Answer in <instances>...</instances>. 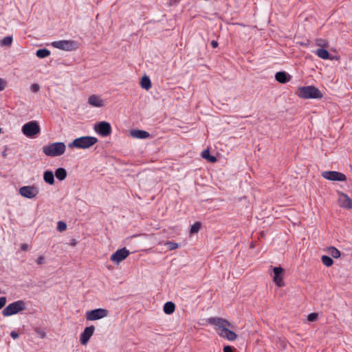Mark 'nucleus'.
<instances>
[{"instance_id": "9b49d317", "label": "nucleus", "mask_w": 352, "mask_h": 352, "mask_svg": "<svg viewBox=\"0 0 352 352\" xmlns=\"http://www.w3.org/2000/svg\"><path fill=\"white\" fill-rule=\"evenodd\" d=\"M322 176L331 181H346V177L345 175L337 171H324L322 173Z\"/></svg>"}, {"instance_id": "2eb2a0df", "label": "nucleus", "mask_w": 352, "mask_h": 352, "mask_svg": "<svg viewBox=\"0 0 352 352\" xmlns=\"http://www.w3.org/2000/svg\"><path fill=\"white\" fill-rule=\"evenodd\" d=\"M273 272L274 274V281L276 283V285L278 287H282L283 285V277L282 274L283 272V270L281 267H275L273 269Z\"/></svg>"}, {"instance_id": "c03bdc74", "label": "nucleus", "mask_w": 352, "mask_h": 352, "mask_svg": "<svg viewBox=\"0 0 352 352\" xmlns=\"http://www.w3.org/2000/svg\"><path fill=\"white\" fill-rule=\"evenodd\" d=\"M302 45H305V46H307V45L306 43H302Z\"/></svg>"}, {"instance_id": "20e7f679", "label": "nucleus", "mask_w": 352, "mask_h": 352, "mask_svg": "<svg viewBox=\"0 0 352 352\" xmlns=\"http://www.w3.org/2000/svg\"><path fill=\"white\" fill-rule=\"evenodd\" d=\"M98 142V139L92 136H82L76 138L72 142L68 144L69 148H89Z\"/></svg>"}, {"instance_id": "9d476101", "label": "nucleus", "mask_w": 352, "mask_h": 352, "mask_svg": "<svg viewBox=\"0 0 352 352\" xmlns=\"http://www.w3.org/2000/svg\"><path fill=\"white\" fill-rule=\"evenodd\" d=\"M95 131L102 137L108 136L111 132V126L107 122L102 121L96 124L94 126Z\"/></svg>"}, {"instance_id": "4be33fe9", "label": "nucleus", "mask_w": 352, "mask_h": 352, "mask_svg": "<svg viewBox=\"0 0 352 352\" xmlns=\"http://www.w3.org/2000/svg\"><path fill=\"white\" fill-rule=\"evenodd\" d=\"M175 309V305L173 302H167L164 305V311L166 314H171Z\"/></svg>"}, {"instance_id": "a211bd4d", "label": "nucleus", "mask_w": 352, "mask_h": 352, "mask_svg": "<svg viewBox=\"0 0 352 352\" xmlns=\"http://www.w3.org/2000/svg\"><path fill=\"white\" fill-rule=\"evenodd\" d=\"M314 54L319 58L323 60H332L333 58L330 56L329 52L326 48H319L314 52Z\"/></svg>"}, {"instance_id": "7c9ffc66", "label": "nucleus", "mask_w": 352, "mask_h": 352, "mask_svg": "<svg viewBox=\"0 0 352 352\" xmlns=\"http://www.w3.org/2000/svg\"><path fill=\"white\" fill-rule=\"evenodd\" d=\"M164 244L170 250H175L179 246L178 243L172 241H166Z\"/></svg>"}, {"instance_id": "412c9836", "label": "nucleus", "mask_w": 352, "mask_h": 352, "mask_svg": "<svg viewBox=\"0 0 352 352\" xmlns=\"http://www.w3.org/2000/svg\"><path fill=\"white\" fill-rule=\"evenodd\" d=\"M55 176L60 180H64L67 177V171L64 168H58L55 171Z\"/></svg>"}, {"instance_id": "f257e3e1", "label": "nucleus", "mask_w": 352, "mask_h": 352, "mask_svg": "<svg viewBox=\"0 0 352 352\" xmlns=\"http://www.w3.org/2000/svg\"><path fill=\"white\" fill-rule=\"evenodd\" d=\"M208 323L214 326L218 334L228 340L233 341L236 339V334L229 329L234 328V326L228 320L221 318H210Z\"/></svg>"}, {"instance_id": "1a4fd4ad", "label": "nucleus", "mask_w": 352, "mask_h": 352, "mask_svg": "<svg viewBox=\"0 0 352 352\" xmlns=\"http://www.w3.org/2000/svg\"><path fill=\"white\" fill-rule=\"evenodd\" d=\"M19 194L25 198L28 199H34L38 194V189L34 185L32 186H22L19 188Z\"/></svg>"}, {"instance_id": "a19ab883", "label": "nucleus", "mask_w": 352, "mask_h": 352, "mask_svg": "<svg viewBox=\"0 0 352 352\" xmlns=\"http://www.w3.org/2000/svg\"><path fill=\"white\" fill-rule=\"evenodd\" d=\"M21 248L23 251H26L28 248V245L26 243H23L21 245Z\"/></svg>"}, {"instance_id": "c9c22d12", "label": "nucleus", "mask_w": 352, "mask_h": 352, "mask_svg": "<svg viewBox=\"0 0 352 352\" xmlns=\"http://www.w3.org/2000/svg\"><path fill=\"white\" fill-rule=\"evenodd\" d=\"M7 302V299L5 296L0 297V309L3 308Z\"/></svg>"}, {"instance_id": "37998d69", "label": "nucleus", "mask_w": 352, "mask_h": 352, "mask_svg": "<svg viewBox=\"0 0 352 352\" xmlns=\"http://www.w3.org/2000/svg\"><path fill=\"white\" fill-rule=\"evenodd\" d=\"M77 243V241L76 239H73L71 240V242H70V245H72V246H75Z\"/></svg>"}, {"instance_id": "423d86ee", "label": "nucleus", "mask_w": 352, "mask_h": 352, "mask_svg": "<svg viewBox=\"0 0 352 352\" xmlns=\"http://www.w3.org/2000/svg\"><path fill=\"white\" fill-rule=\"evenodd\" d=\"M52 46L65 51H72L78 49V42L73 40H60L52 43Z\"/></svg>"}, {"instance_id": "c756f323", "label": "nucleus", "mask_w": 352, "mask_h": 352, "mask_svg": "<svg viewBox=\"0 0 352 352\" xmlns=\"http://www.w3.org/2000/svg\"><path fill=\"white\" fill-rule=\"evenodd\" d=\"M12 43V36H6L3 38L1 43L2 45L10 46Z\"/></svg>"}, {"instance_id": "bb28decb", "label": "nucleus", "mask_w": 352, "mask_h": 352, "mask_svg": "<svg viewBox=\"0 0 352 352\" xmlns=\"http://www.w3.org/2000/svg\"><path fill=\"white\" fill-rule=\"evenodd\" d=\"M321 260L322 263L327 267H330L333 263V259L329 256L323 255Z\"/></svg>"}, {"instance_id": "cd10ccee", "label": "nucleus", "mask_w": 352, "mask_h": 352, "mask_svg": "<svg viewBox=\"0 0 352 352\" xmlns=\"http://www.w3.org/2000/svg\"><path fill=\"white\" fill-rule=\"evenodd\" d=\"M329 253L333 258H338L340 256V252L334 247H330L329 248Z\"/></svg>"}, {"instance_id": "4c0bfd02", "label": "nucleus", "mask_w": 352, "mask_h": 352, "mask_svg": "<svg viewBox=\"0 0 352 352\" xmlns=\"http://www.w3.org/2000/svg\"><path fill=\"white\" fill-rule=\"evenodd\" d=\"M44 261H45V257L43 256H40L36 259V263L37 265H41L44 263Z\"/></svg>"}, {"instance_id": "39448f33", "label": "nucleus", "mask_w": 352, "mask_h": 352, "mask_svg": "<svg viewBox=\"0 0 352 352\" xmlns=\"http://www.w3.org/2000/svg\"><path fill=\"white\" fill-rule=\"evenodd\" d=\"M25 309L26 303L23 300H19L9 304L5 307L2 311V314L3 316H10Z\"/></svg>"}, {"instance_id": "473e14b6", "label": "nucleus", "mask_w": 352, "mask_h": 352, "mask_svg": "<svg viewBox=\"0 0 352 352\" xmlns=\"http://www.w3.org/2000/svg\"><path fill=\"white\" fill-rule=\"evenodd\" d=\"M318 314L316 313H311V314H309L308 316H307V320L309 321V322H314L315 320H316V319L318 318Z\"/></svg>"}, {"instance_id": "f03ea898", "label": "nucleus", "mask_w": 352, "mask_h": 352, "mask_svg": "<svg viewBox=\"0 0 352 352\" xmlns=\"http://www.w3.org/2000/svg\"><path fill=\"white\" fill-rule=\"evenodd\" d=\"M42 151L46 156L58 157L65 153L66 145L62 142H53L43 146Z\"/></svg>"}, {"instance_id": "ddd939ff", "label": "nucleus", "mask_w": 352, "mask_h": 352, "mask_svg": "<svg viewBox=\"0 0 352 352\" xmlns=\"http://www.w3.org/2000/svg\"><path fill=\"white\" fill-rule=\"evenodd\" d=\"M94 331L95 327L94 325L87 327L84 329L80 336V341L82 345L87 344L90 338L93 336Z\"/></svg>"}, {"instance_id": "7ed1b4c3", "label": "nucleus", "mask_w": 352, "mask_h": 352, "mask_svg": "<svg viewBox=\"0 0 352 352\" xmlns=\"http://www.w3.org/2000/svg\"><path fill=\"white\" fill-rule=\"evenodd\" d=\"M296 94L302 98H320L322 97L320 91L314 86L300 87L297 89Z\"/></svg>"}, {"instance_id": "e433bc0d", "label": "nucleus", "mask_w": 352, "mask_h": 352, "mask_svg": "<svg viewBox=\"0 0 352 352\" xmlns=\"http://www.w3.org/2000/svg\"><path fill=\"white\" fill-rule=\"evenodd\" d=\"M30 89L32 92H37L39 90V85L37 84H32L30 86Z\"/></svg>"}, {"instance_id": "0eeeda50", "label": "nucleus", "mask_w": 352, "mask_h": 352, "mask_svg": "<svg viewBox=\"0 0 352 352\" xmlns=\"http://www.w3.org/2000/svg\"><path fill=\"white\" fill-rule=\"evenodd\" d=\"M22 131L27 137H33L40 133V127L36 121H31L23 126Z\"/></svg>"}, {"instance_id": "f8f14e48", "label": "nucleus", "mask_w": 352, "mask_h": 352, "mask_svg": "<svg viewBox=\"0 0 352 352\" xmlns=\"http://www.w3.org/2000/svg\"><path fill=\"white\" fill-rule=\"evenodd\" d=\"M129 254V251L126 248L119 249L111 256V261L118 264L124 260Z\"/></svg>"}, {"instance_id": "b1692460", "label": "nucleus", "mask_w": 352, "mask_h": 352, "mask_svg": "<svg viewBox=\"0 0 352 352\" xmlns=\"http://www.w3.org/2000/svg\"><path fill=\"white\" fill-rule=\"evenodd\" d=\"M201 157L206 160H207L210 162H217V157L213 155H210V152L208 149L204 150L201 153Z\"/></svg>"}, {"instance_id": "4468645a", "label": "nucleus", "mask_w": 352, "mask_h": 352, "mask_svg": "<svg viewBox=\"0 0 352 352\" xmlns=\"http://www.w3.org/2000/svg\"><path fill=\"white\" fill-rule=\"evenodd\" d=\"M338 204L342 208L351 209L352 208V200L346 194L340 192L338 193Z\"/></svg>"}, {"instance_id": "79ce46f5", "label": "nucleus", "mask_w": 352, "mask_h": 352, "mask_svg": "<svg viewBox=\"0 0 352 352\" xmlns=\"http://www.w3.org/2000/svg\"><path fill=\"white\" fill-rule=\"evenodd\" d=\"M211 45H212V47L213 48H216V47L218 46V43H217V41H214V40L212 41V42H211Z\"/></svg>"}, {"instance_id": "2f4dec72", "label": "nucleus", "mask_w": 352, "mask_h": 352, "mask_svg": "<svg viewBox=\"0 0 352 352\" xmlns=\"http://www.w3.org/2000/svg\"><path fill=\"white\" fill-rule=\"evenodd\" d=\"M57 229L60 232H63V231L67 229L66 223L65 222H63V221H58V222Z\"/></svg>"}, {"instance_id": "393cba45", "label": "nucleus", "mask_w": 352, "mask_h": 352, "mask_svg": "<svg viewBox=\"0 0 352 352\" xmlns=\"http://www.w3.org/2000/svg\"><path fill=\"white\" fill-rule=\"evenodd\" d=\"M316 45L320 48H327L329 45V41L323 38H317L315 41Z\"/></svg>"}, {"instance_id": "dca6fc26", "label": "nucleus", "mask_w": 352, "mask_h": 352, "mask_svg": "<svg viewBox=\"0 0 352 352\" xmlns=\"http://www.w3.org/2000/svg\"><path fill=\"white\" fill-rule=\"evenodd\" d=\"M131 137L136 139H146L150 137V133L146 131L132 129L129 131Z\"/></svg>"}, {"instance_id": "a878e982", "label": "nucleus", "mask_w": 352, "mask_h": 352, "mask_svg": "<svg viewBox=\"0 0 352 352\" xmlns=\"http://www.w3.org/2000/svg\"><path fill=\"white\" fill-rule=\"evenodd\" d=\"M50 52L47 49H39L36 51V55L41 58H46L50 56Z\"/></svg>"}, {"instance_id": "ea45409f", "label": "nucleus", "mask_w": 352, "mask_h": 352, "mask_svg": "<svg viewBox=\"0 0 352 352\" xmlns=\"http://www.w3.org/2000/svg\"><path fill=\"white\" fill-rule=\"evenodd\" d=\"M223 352H232V349L230 346H225L223 348Z\"/></svg>"}, {"instance_id": "c85d7f7f", "label": "nucleus", "mask_w": 352, "mask_h": 352, "mask_svg": "<svg viewBox=\"0 0 352 352\" xmlns=\"http://www.w3.org/2000/svg\"><path fill=\"white\" fill-rule=\"evenodd\" d=\"M201 224L200 222H195L193 225L190 227V232L191 234L197 233L199 231L201 228Z\"/></svg>"}, {"instance_id": "6e6552de", "label": "nucleus", "mask_w": 352, "mask_h": 352, "mask_svg": "<svg viewBox=\"0 0 352 352\" xmlns=\"http://www.w3.org/2000/svg\"><path fill=\"white\" fill-rule=\"evenodd\" d=\"M109 311L105 309L98 308L86 312V319L87 320H97L107 316Z\"/></svg>"}, {"instance_id": "58836bf2", "label": "nucleus", "mask_w": 352, "mask_h": 352, "mask_svg": "<svg viewBox=\"0 0 352 352\" xmlns=\"http://www.w3.org/2000/svg\"><path fill=\"white\" fill-rule=\"evenodd\" d=\"M10 336L13 338V339H16L19 338V333L14 331H12L11 333H10Z\"/></svg>"}, {"instance_id": "aec40b11", "label": "nucleus", "mask_w": 352, "mask_h": 352, "mask_svg": "<svg viewBox=\"0 0 352 352\" xmlns=\"http://www.w3.org/2000/svg\"><path fill=\"white\" fill-rule=\"evenodd\" d=\"M276 80L280 83H285L289 80V78L285 72H278L275 75Z\"/></svg>"}, {"instance_id": "5701e85b", "label": "nucleus", "mask_w": 352, "mask_h": 352, "mask_svg": "<svg viewBox=\"0 0 352 352\" xmlns=\"http://www.w3.org/2000/svg\"><path fill=\"white\" fill-rule=\"evenodd\" d=\"M140 85L142 89L148 90L151 87L150 78L147 76L142 77L140 81Z\"/></svg>"}, {"instance_id": "f3484780", "label": "nucleus", "mask_w": 352, "mask_h": 352, "mask_svg": "<svg viewBox=\"0 0 352 352\" xmlns=\"http://www.w3.org/2000/svg\"><path fill=\"white\" fill-rule=\"evenodd\" d=\"M88 102L90 105L95 107H102L104 106V100L101 98L96 95H91L89 99Z\"/></svg>"}, {"instance_id": "6ab92c4d", "label": "nucleus", "mask_w": 352, "mask_h": 352, "mask_svg": "<svg viewBox=\"0 0 352 352\" xmlns=\"http://www.w3.org/2000/svg\"><path fill=\"white\" fill-rule=\"evenodd\" d=\"M44 181L50 184L53 185L54 184V174L52 170H46L43 174Z\"/></svg>"}, {"instance_id": "72a5a7b5", "label": "nucleus", "mask_w": 352, "mask_h": 352, "mask_svg": "<svg viewBox=\"0 0 352 352\" xmlns=\"http://www.w3.org/2000/svg\"><path fill=\"white\" fill-rule=\"evenodd\" d=\"M35 331L41 338H45L46 333L45 331H43L41 329L36 328L35 329Z\"/></svg>"}, {"instance_id": "f704fd0d", "label": "nucleus", "mask_w": 352, "mask_h": 352, "mask_svg": "<svg viewBox=\"0 0 352 352\" xmlns=\"http://www.w3.org/2000/svg\"><path fill=\"white\" fill-rule=\"evenodd\" d=\"M6 85H7L6 81L4 79L0 78V91L4 90Z\"/></svg>"}]
</instances>
